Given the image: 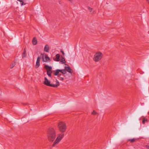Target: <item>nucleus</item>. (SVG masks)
<instances>
[{
    "instance_id": "obj_1",
    "label": "nucleus",
    "mask_w": 149,
    "mask_h": 149,
    "mask_svg": "<svg viewBox=\"0 0 149 149\" xmlns=\"http://www.w3.org/2000/svg\"><path fill=\"white\" fill-rule=\"evenodd\" d=\"M47 136L49 141L53 142L56 137V130L53 128H50L47 131Z\"/></svg>"
},
{
    "instance_id": "obj_2",
    "label": "nucleus",
    "mask_w": 149,
    "mask_h": 149,
    "mask_svg": "<svg viewBox=\"0 0 149 149\" xmlns=\"http://www.w3.org/2000/svg\"><path fill=\"white\" fill-rule=\"evenodd\" d=\"M57 127L61 133L64 132L67 129L66 123L63 121H60L58 123Z\"/></svg>"
},
{
    "instance_id": "obj_3",
    "label": "nucleus",
    "mask_w": 149,
    "mask_h": 149,
    "mask_svg": "<svg viewBox=\"0 0 149 149\" xmlns=\"http://www.w3.org/2000/svg\"><path fill=\"white\" fill-rule=\"evenodd\" d=\"M61 133L59 134L52 145V146L54 147L57 145L64 136V134Z\"/></svg>"
},
{
    "instance_id": "obj_4",
    "label": "nucleus",
    "mask_w": 149,
    "mask_h": 149,
    "mask_svg": "<svg viewBox=\"0 0 149 149\" xmlns=\"http://www.w3.org/2000/svg\"><path fill=\"white\" fill-rule=\"evenodd\" d=\"M103 54L101 52H98L96 53L94 56L93 60L95 62H98L100 61L103 56Z\"/></svg>"
},
{
    "instance_id": "obj_5",
    "label": "nucleus",
    "mask_w": 149,
    "mask_h": 149,
    "mask_svg": "<svg viewBox=\"0 0 149 149\" xmlns=\"http://www.w3.org/2000/svg\"><path fill=\"white\" fill-rule=\"evenodd\" d=\"M42 59L43 61L44 62H49L50 61L49 58L46 54H43L42 55Z\"/></svg>"
},
{
    "instance_id": "obj_6",
    "label": "nucleus",
    "mask_w": 149,
    "mask_h": 149,
    "mask_svg": "<svg viewBox=\"0 0 149 149\" xmlns=\"http://www.w3.org/2000/svg\"><path fill=\"white\" fill-rule=\"evenodd\" d=\"M50 83V82L49 81L46 77H45L44 78V80L43 82V84L48 86H49Z\"/></svg>"
},
{
    "instance_id": "obj_7",
    "label": "nucleus",
    "mask_w": 149,
    "mask_h": 149,
    "mask_svg": "<svg viewBox=\"0 0 149 149\" xmlns=\"http://www.w3.org/2000/svg\"><path fill=\"white\" fill-rule=\"evenodd\" d=\"M65 68L66 70V71H67L69 73L72 74V70L70 68V67L69 66H65Z\"/></svg>"
},
{
    "instance_id": "obj_8",
    "label": "nucleus",
    "mask_w": 149,
    "mask_h": 149,
    "mask_svg": "<svg viewBox=\"0 0 149 149\" xmlns=\"http://www.w3.org/2000/svg\"><path fill=\"white\" fill-rule=\"evenodd\" d=\"M40 58L39 56H38L37 58L36 63V68H38L39 66L40 65Z\"/></svg>"
},
{
    "instance_id": "obj_9",
    "label": "nucleus",
    "mask_w": 149,
    "mask_h": 149,
    "mask_svg": "<svg viewBox=\"0 0 149 149\" xmlns=\"http://www.w3.org/2000/svg\"><path fill=\"white\" fill-rule=\"evenodd\" d=\"M49 47L48 45H46L44 48V51L45 52H49Z\"/></svg>"
},
{
    "instance_id": "obj_10",
    "label": "nucleus",
    "mask_w": 149,
    "mask_h": 149,
    "mask_svg": "<svg viewBox=\"0 0 149 149\" xmlns=\"http://www.w3.org/2000/svg\"><path fill=\"white\" fill-rule=\"evenodd\" d=\"M60 73V69H57L56 70L55 72L54 73V75L56 76L59 75V76H60L61 74Z\"/></svg>"
},
{
    "instance_id": "obj_11",
    "label": "nucleus",
    "mask_w": 149,
    "mask_h": 149,
    "mask_svg": "<svg viewBox=\"0 0 149 149\" xmlns=\"http://www.w3.org/2000/svg\"><path fill=\"white\" fill-rule=\"evenodd\" d=\"M45 68L47 70V71H52V67L51 66H49L48 65H45Z\"/></svg>"
},
{
    "instance_id": "obj_12",
    "label": "nucleus",
    "mask_w": 149,
    "mask_h": 149,
    "mask_svg": "<svg viewBox=\"0 0 149 149\" xmlns=\"http://www.w3.org/2000/svg\"><path fill=\"white\" fill-rule=\"evenodd\" d=\"M56 58L54 60L55 61H59L60 55L58 54H57L56 55Z\"/></svg>"
},
{
    "instance_id": "obj_13",
    "label": "nucleus",
    "mask_w": 149,
    "mask_h": 149,
    "mask_svg": "<svg viewBox=\"0 0 149 149\" xmlns=\"http://www.w3.org/2000/svg\"><path fill=\"white\" fill-rule=\"evenodd\" d=\"M60 72L63 74H65L66 73V70L65 69H64L60 70Z\"/></svg>"
},
{
    "instance_id": "obj_14",
    "label": "nucleus",
    "mask_w": 149,
    "mask_h": 149,
    "mask_svg": "<svg viewBox=\"0 0 149 149\" xmlns=\"http://www.w3.org/2000/svg\"><path fill=\"white\" fill-rule=\"evenodd\" d=\"M26 50L25 49H24V52L22 55V56L23 58L26 57Z\"/></svg>"
},
{
    "instance_id": "obj_15",
    "label": "nucleus",
    "mask_w": 149,
    "mask_h": 149,
    "mask_svg": "<svg viewBox=\"0 0 149 149\" xmlns=\"http://www.w3.org/2000/svg\"><path fill=\"white\" fill-rule=\"evenodd\" d=\"M32 42L33 44L34 45H35L37 44V41L35 38H34Z\"/></svg>"
},
{
    "instance_id": "obj_16",
    "label": "nucleus",
    "mask_w": 149,
    "mask_h": 149,
    "mask_svg": "<svg viewBox=\"0 0 149 149\" xmlns=\"http://www.w3.org/2000/svg\"><path fill=\"white\" fill-rule=\"evenodd\" d=\"M136 140V139L135 138H133L132 139H129L128 140L130 141L131 143H133Z\"/></svg>"
},
{
    "instance_id": "obj_17",
    "label": "nucleus",
    "mask_w": 149,
    "mask_h": 149,
    "mask_svg": "<svg viewBox=\"0 0 149 149\" xmlns=\"http://www.w3.org/2000/svg\"><path fill=\"white\" fill-rule=\"evenodd\" d=\"M52 72V71H47V74L50 77H51V74Z\"/></svg>"
},
{
    "instance_id": "obj_18",
    "label": "nucleus",
    "mask_w": 149,
    "mask_h": 149,
    "mask_svg": "<svg viewBox=\"0 0 149 149\" xmlns=\"http://www.w3.org/2000/svg\"><path fill=\"white\" fill-rule=\"evenodd\" d=\"M60 62L62 64L65 63V61L64 58L63 57L61 60Z\"/></svg>"
},
{
    "instance_id": "obj_19",
    "label": "nucleus",
    "mask_w": 149,
    "mask_h": 149,
    "mask_svg": "<svg viewBox=\"0 0 149 149\" xmlns=\"http://www.w3.org/2000/svg\"><path fill=\"white\" fill-rule=\"evenodd\" d=\"M57 85L55 84H50L49 86L54 87H57Z\"/></svg>"
},
{
    "instance_id": "obj_20",
    "label": "nucleus",
    "mask_w": 149,
    "mask_h": 149,
    "mask_svg": "<svg viewBox=\"0 0 149 149\" xmlns=\"http://www.w3.org/2000/svg\"><path fill=\"white\" fill-rule=\"evenodd\" d=\"M17 1L20 2L21 6L25 5V4H24L23 0H17Z\"/></svg>"
},
{
    "instance_id": "obj_21",
    "label": "nucleus",
    "mask_w": 149,
    "mask_h": 149,
    "mask_svg": "<svg viewBox=\"0 0 149 149\" xmlns=\"http://www.w3.org/2000/svg\"><path fill=\"white\" fill-rule=\"evenodd\" d=\"M98 113L95 110H93L91 113V114L93 115H96Z\"/></svg>"
},
{
    "instance_id": "obj_22",
    "label": "nucleus",
    "mask_w": 149,
    "mask_h": 149,
    "mask_svg": "<svg viewBox=\"0 0 149 149\" xmlns=\"http://www.w3.org/2000/svg\"><path fill=\"white\" fill-rule=\"evenodd\" d=\"M15 65V63H13L12 65H10V68H12Z\"/></svg>"
},
{
    "instance_id": "obj_23",
    "label": "nucleus",
    "mask_w": 149,
    "mask_h": 149,
    "mask_svg": "<svg viewBox=\"0 0 149 149\" xmlns=\"http://www.w3.org/2000/svg\"><path fill=\"white\" fill-rule=\"evenodd\" d=\"M59 84H60L59 83L58 81L56 80V85H57V87H58V86L59 85Z\"/></svg>"
},
{
    "instance_id": "obj_24",
    "label": "nucleus",
    "mask_w": 149,
    "mask_h": 149,
    "mask_svg": "<svg viewBox=\"0 0 149 149\" xmlns=\"http://www.w3.org/2000/svg\"><path fill=\"white\" fill-rule=\"evenodd\" d=\"M88 9L89 10V11H90V12H91L92 10H93L92 8H91L90 7H88Z\"/></svg>"
},
{
    "instance_id": "obj_25",
    "label": "nucleus",
    "mask_w": 149,
    "mask_h": 149,
    "mask_svg": "<svg viewBox=\"0 0 149 149\" xmlns=\"http://www.w3.org/2000/svg\"><path fill=\"white\" fill-rule=\"evenodd\" d=\"M59 79L61 80H63L64 79V78L63 77H59Z\"/></svg>"
},
{
    "instance_id": "obj_26",
    "label": "nucleus",
    "mask_w": 149,
    "mask_h": 149,
    "mask_svg": "<svg viewBox=\"0 0 149 149\" xmlns=\"http://www.w3.org/2000/svg\"><path fill=\"white\" fill-rule=\"evenodd\" d=\"M61 52H62V54H63V55H64V52H63V51H62V50H61Z\"/></svg>"
},
{
    "instance_id": "obj_27",
    "label": "nucleus",
    "mask_w": 149,
    "mask_h": 149,
    "mask_svg": "<svg viewBox=\"0 0 149 149\" xmlns=\"http://www.w3.org/2000/svg\"><path fill=\"white\" fill-rule=\"evenodd\" d=\"M146 147L147 148L149 149V145H147L146 146Z\"/></svg>"
},
{
    "instance_id": "obj_28",
    "label": "nucleus",
    "mask_w": 149,
    "mask_h": 149,
    "mask_svg": "<svg viewBox=\"0 0 149 149\" xmlns=\"http://www.w3.org/2000/svg\"><path fill=\"white\" fill-rule=\"evenodd\" d=\"M142 123H143V124H145V120H143Z\"/></svg>"
},
{
    "instance_id": "obj_29",
    "label": "nucleus",
    "mask_w": 149,
    "mask_h": 149,
    "mask_svg": "<svg viewBox=\"0 0 149 149\" xmlns=\"http://www.w3.org/2000/svg\"><path fill=\"white\" fill-rule=\"evenodd\" d=\"M146 0L148 2V3H149V0Z\"/></svg>"
},
{
    "instance_id": "obj_30",
    "label": "nucleus",
    "mask_w": 149,
    "mask_h": 149,
    "mask_svg": "<svg viewBox=\"0 0 149 149\" xmlns=\"http://www.w3.org/2000/svg\"><path fill=\"white\" fill-rule=\"evenodd\" d=\"M68 0L69 1H71V0Z\"/></svg>"
}]
</instances>
